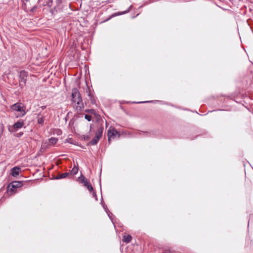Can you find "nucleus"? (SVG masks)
Instances as JSON below:
<instances>
[{
    "label": "nucleus",
    "instance_id": "2eb2a0df",
    "mask_svg": "<svg viewBox=\"0 0 253 253\" xmlns=\"http://www.w3.org/2000/svg\"><path fill=\"white\" fill-rule=\"evenodd\" d=\"M88 95L89 97V99H90L91 103L92 104H95V98L91 94V93L90 92L88 93Z\"/></svg>",
    "mask_w": 253,
    "mask_h": 253
},
{
    "label": "nucleus",
    "instance_id": "ddd939ff",
    "mask_svg": "<svg viewBox=\"0 0 253 253\" xmlns=\"http://www.w3.org/2000/svg\"><path fill=\"white\" fill-rule=\"evenodd\" d=\"M131 239V236L130 235H127L124 236L123 241L125 243H128L130 242Z\"/></svg>",
    "mask_w": 253,
    "mask_h": 253
},
{
    "label": "nucleus",
    "instance_id": "bb28decb",
    "mask_svg": "<svg viewBox=\"0 0 253 253\" xmlns=\"http://www.w3.org/2000/svg\"><path fill=\"white\" fill-rule=\"evenodd\" d=\"M150 101H145V102H143V103H146V102H149Z\"/></svg>",
    "mask_w": 253,
    "mask_h": 253
},
{
    "label": "nucleus",
    "instance_id": "f3484780",
    "mask_svg": "<svg viewBox=\"0 0 253 253\" xmlns=\"http://www.w3.org/2000/svg\"><path fill=\"white\" fill-rule=\"evenodd\" d=\"M53 4V0H48L45 5H47L48 7H51Z\"/></svg>",
    "mask_w": 253,
    "mask_h": 253
},
{
    "label": "nucleus",
    "instance_id": "7ed1b4c3",
    "mask_svg": "<svg viewBox=\"0 0 253 253\" xmlns=\"http://www.w3.org/2000/svg\"><path fill=\"white\" fill-rule=\"evenodd\" d=\"M103 130V127L102 126H99L97 128V130L95 132V135L94 137L93 138L92 140H91L89 142V144L91 145H96L99 140L102 137V133Z\"/></svg>",
    "mask_w": 253,
    "mask_h": 253
},
{
    "label": "nucleus",
    "instance_id": "423d86ee",
    "mask_svg": "<svg viewBox=\"0 0 253 253\" xmlns=\"http://www.w3.org/2000/svg\"><path fill=\"white\" fill-rule=\"evenodd\" d=\"M27 76V72L24 70L21 71L19 72V85L21 88H23V87L26 85Z\"/></svg>",
    "mask_w": 253,
    "mask_h": 253
},
{
    "label": "nucleus",
    "instance_id": "dca6fc26",
    "mask_svg": "<svg viewBox=\"0 0 253 253\" xmlns=\"http://www.w3.org/2000/svg\"><path fill=\"white\" fill-rule=\"evenodd\" d=\"M85 112L86 113H90L92 114L95 115L96 114V111L94 109H86Z\"/></svg>",
    "mask_w": 253,
    "mask_h": 253
},
{
    "label": "nucleus",
    "instance_id": "6ab92c4d",
    "mask_svg": "<svg viewBox=\"0 0 253 253\" xmlns=\"http://www.w3.org/2000/svg\"><path fill=\"white\" fill-rule=\"evenodd\" d=\"M84 118L87 120L88 121H90L92 119V117L91 116L89 115H85V116H84Z\"/></svg>",
    "mask_w": 253,
    "mask_h": 253
},
{
    "label": "nucleus",
    "instance_id": "9b49d317",
    "mask_svg": "<svg viewBox=\"0 0 253 253\" xmlns=\"http://www.w3.org/2000/svg\"><path fill=\"white\" fill-rule=\"evenodd\" d=\"M11 174L13 176H16L19 175L21 171V169L19 167H15L13 168L11 170Z\"/></svg>",
    "mask_w": 253,
    "mask_h": 253
},
{
    "label": "nucleus",
    "instance_id": "4be33fe9",
    "mask_svg": "<svg viewBox=\"0 0 253 253\" xmlns=\"http://www.w3.org/2000/svg\"><path fill=\"white\" fill-rule=\"evenodd\" d=\"M83 138L84 140L87 141L90 139V136L89 135H83Z\"/></svg>",
    "mask_w": 253,
    "mask_h": 253
},
{
    "label": "nucleus",
    "instance_id": "c85d7f7f",
    "mask_svg": "<svg viewBox=\"0 0 253 253\" xmlns=\"http://www.w3.org/2000/svg\"><path fill=\"white\" fill-rule=\"evenodd\" d=\"M38 1H39V0H38Z\"/></svg>",
    "mask_w": 253,
    "mask_h": 253
},
{
    "label": "nucleus",
    "instance_id": "5701e85b",
    "mask_svg": "<svg viewBox=\"0 0 253 253\" xmlns=\"http://www.w3.org/2000/svg\"><path fill=\"white\" fill-rule=\"evenodd\" d=\"M149 133H150L147 132V131L139 132L140 135H141V134H142V136H148V134H149Z\"/></svg>",
    "mask_w": 253,
    "mask_h": 253
},
{
    "label": "nucleus",
    "instance_id": "9d476101",
    "mask_svg": "<svg viewBox=\"0 0 253 253\" xmlns=\"http://www.w3.org/2000/svg\"><path fill=\"white\" fill-rule=\"evenodd\" d=\"M24 124V121L22 120H19L12 126V127L14 129L13 131L21 128L23 126Z\"/></svg>",
    "mask_w": 253,
    "mask_h": 253
},
{
    "label": "nucleus",
    "instance_id": "39448f33",
    "mask_svg": "<svg viewBox=\"0 0 253 253\" xmlns=\"http://www.w3.org/2000/svg\"><path fill=\"white\" fill-rule=\"evenodd\" d=\"M107 135L108 137V142L110 143L111 139H114L116 136L118 138L120 137V134L119 131H118L115 128L111 126L109 127L107 131Z\"/></svg>",
    "mask_w": 253,
    "mask_h": 253
},
{
    "label": "nucleus",
    "instance_id": "f257e3e1",
    "mask_svg": "<svg viewBox=\"0 0 253 253\" xmlns=\"http://www.w3.org/2000/svg\"><path fill=\"white\" fill-rule=\"evenodd\" d=\"M72 101L76 103V110L81 111L84 108V105L80 93L76 88L72 90Z\"/></svg>",
    "mask_w": 253,
    "mask_h": 253
},
{
    "label": "nucleus",
    "instance_id": "aec40b11",
    "mask_svg": "<svg viewBox=\"0 0 253 253\" xmlns=\"http://www.w3.org/2000/svg\"><path fill=\"white\" fill-rule=\"evenodd\" d=\"M131 7H132V5H130V6L129 7V8H128L126 10V11H125L121 12V14H126V13H127V12H129V11H130V9H131Z\"/></svg>",
    "mask_w": 253,
    "mask_h": 253
},
{
    "label": "nucleus",
    "instance_id": "6e6552de",
    "mask_svg": "<svg viewBox=\"0 0 253 253\" xmlns=\"http://www.w3.org/2000/svg\"><path fill=\"white\" fill-rule=\"evenodd\" d=\"M79 180L81 181L82 183L83 184L84 186H85L87 189L90 192H91L93 191V187L91 186V184L85 178L84 176L81 175L79 177Z\"/></svg>",
    "mask_w": 253,
    "mask_h": 253
},
{
    "label": "nucleus",
    "instance_id": "4468645a",
    "mask_svg": "<svg viewBox=\"0 0 253 253\" xmlns=\"http://www.w3.org/2000/svg\"><path fill=\"white\" fill-rule=\"evenodd\" d=\"M58 139L55 137H51L49 139V142L52 145L55 144L57 142Z\"/></svg>",
    "mask_w": 253,
    "mask_h": 253
},
{
    "label": "nucleus",
    "instance_id": "b1692460",
    "mask_svg": "<svg viewBox=\"0 0 253 253\" xmlns=\"http://www.w3.org/2000/svg\"><path fill=\"white\" fill-rule=\"evenodd\" d=\"M37 5H34L31 9V11L33 12L37 9Z\"/></svg>",
    "mask_w": 253,
    "mask_h": 253
},
{
    "label": "nucleus",
    "instance_id": "cd10ccee",
    "mask_svg": "<svg viewBox=\"0 0 253 253\" xmlns=\"http://www.w3.org/2000/svg\"><path fill=\"white\" fill-rule=\"evenodd\" d=\"M25 0L26 1H28L29 0Z\"/></svg>",
    "mask_w": 253,
    "mask_h": 253
},
{
    "label": "nucleus",
    "instance_id": "0eeeda50",
    "mask_svg": "<svg viewBox=\"0 0 253 253\" xmlns=\"http://www.w3.org/2000/svg\"><path fill=\"white\" fill-rule=\"evenodd\" d=\"M63 0H55L56 5L53 8H51L50 12L52 15L55 14L58 11H61L63 9Z\"/></svg>",
    "mask_w": 253,
    "mask_h": 253
},
{
    "label": "nucleus",
    "instance_id": "a211bd4d",
    "mask_svg": "<svg viewBox=\"0 0 253 253\" xmlns=\"http://www.w3.org/2000/svg\"><path fill=\"white\" fill-rule=\"evenodd\" d=\"M78 171V169L76 167H74L71 171V172L74 174L75 175L77 173Z\"/></svg>",
    "mask_w": 253,
    "mask_h": 253
},
{
    "label": "nucleus",
    "instance_id": "f03ea898",
    "mask_svg": "<svg viewBox=\"0 0 253 253\" xmlns=\"http://www.w3.org/2000/svg\"><path fill=\"white\" fill-rule=\"evenodd\" d=\"M29 182L24 181H14L8 184L7 187V192L9 195H12L17 192V189L21 187Z\"/></svg>",
    "mask_w": 253,
    "mask_h": 253
},
{
    "label": "nucleus",
    "instance_id": "393cba45",
    "mask_svg": "<svg viewBox=\"0 0 253 253\" xmlns=\"http://www.w3.org/2000/svg\"><path fill=\"white\" fill-rule=\"evenodd\" d=\"M91 192H92V196L96 198L97 196L96 193L94 191H93V190Z\"/></svg>",
    "mask_w": 253,
    "mask_h": 253
},
{
    "label": "nucleus",
    "instance_id": "f8f14e48",
    "mask_svg": "<svg viewBox=\"0 0 253 253\" xmlns=\"http://www.w3.org/2000/svg\"><path fill=\"white\" fill-rule=\"evenodd\" d=\"M69 175V173L68 172H65L61 174H58L57 176L55 178L56 179H59L62 178H66L68 175Z\"/></svg>",
    "mask_w": 253,
    "mask_h": 253
},
{
    "label": "nucleus",
    "instance_id": "1a4fd4ad",
    "mask_svg": "<svg viewBox=\"0 0 253 253\" xmlns=\"http://www.w3.org/2000/svg\"><path fill=\"white\" fill-rule=\"evenodd\" d=\"M45 114H46V112H44L43 113L40 112L38 114L37 121L39 124L43 125L44 121V118L45 117Z\"/></svg>",
    "mask_w": 253,
    "mask_h": 253
},
{
    "label": "nucleus",
    "instance_id": "a878e982",
    "mask_svg": "<svg viewBox=\"0 0 253 253\" xmlns=\"http://www.w3.org/2000/svg\"><path fill=\"white\" fill-rule=\"evenodd\" d=\"M41 108H42V110H44V109H45L46 108V106H42L41 107Z\"/></svg>",
    "mask_w": 253,
    "mask_h": 253
},
{
    "label": "nucleus",
    "instance_id": "412c9836",
    "mask_svg": "<svg viewBox=\"0 0 253 253\" xmlns=\"http://www.w3.org/2000/svg\"><path fill=\"white\" fill-rule=\"evenodd\" d=\"M163 253H176V252L175 251L168 249L166 250L165 252Z\"/></svg>",
    "mask_w": 253,
    "mask_h": 253
},
{
    "label": "nucleus",
    "instance_id": "20e7f679",
    "mask_svg": "<svg viewBox=\"0 0 253 253\" xmlns=\"http://www.w3.org/2000/svg\"><path fill=\"white\" fill-rule=\"evenodd\" d=\"M11 108L12 110L19 112L20 113L19 116L22 117L26 114L24 106L21 103H15L11 106Z\"/></svg>",
    "mask_w": 253,
    "mask_h": 253
}]
</instances>
